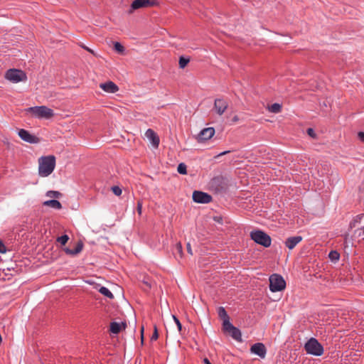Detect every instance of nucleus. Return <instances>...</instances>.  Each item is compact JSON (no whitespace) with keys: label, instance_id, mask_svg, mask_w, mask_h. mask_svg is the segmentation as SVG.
Here are the masks:
<instances>
[{"label":"nucleus","instance_id":"f03ea898","mask_svg":"<svg viewBox=\"0 0 364 364\" xmlns=\"http://www.w3.org/2000/svg\"><path fill=\"white\" fill-rule=\"evenodd\" d=\"M26 112L31 114L32 117L40 119H48L54 116L53 110L44 105L28 107Z\"/></svg>","mask_w":364,"mask_h":364},{"label":"nucleus","instance_id":"4c0bfd02","mask_svg":"<svg viewBox=\"0 0 364 364\" xmlns=\"http://www.w3.org/2000/svg\"><path fill=\"white\" fill-rule=\"evenodd\" d=\"M176 248V250L180 254H181V252H182V245H181V243L177 244Z\"/></svg>","mask_w":364,"mask_h":364},{"label":"nucleus","instance_id":"9d476101","mask_svg":"<svg viewBox=\"0 0 364 364\" xmlns=\"http://www.w3.org/2000/svg\"><path fill=\"white\" fill-rule=\"evenodd\" d=\"M250 353L264 358L267 354V348L262 343H256L250 348Z\"/></svg>","mask_w":364,"mask_h":364},{"label":"nucleus","instance_id":"e433bc0d","mask_svg":"<svg viewBox=\"0 0 364 364\" xmlns=\"http://www.w3.org/2000/svg\"><path fill=\"white\" fill-rule=\"evenodd\" d=\"M186 247H187V251L190 254V255H193V252H192V249H191V244L188 242L187 243L186 245Z\"/></svg>","mask_w":364,"mask_h":364},{"label":"nucleus","instance_id":"c756f323","mask_svg":"<svg viewBox=\"0 0 364 364\" xmlns=\"http://www.w3.org/2000/svg\"><path fill=\"white\" fill-rule=\"evenodd\" d=\"M173 318L174 320V322L176 323V326H177V328H178V330L179 331H181V328H182V326H181V323L180 322V321L178 319V318L176 316H175L174 315H173Z\"/></svg>","mask_w":364,"mask_h":364},{"label":"nucleus","instance_id":"7c9ffc66","mask_svg":"<svg viewBox=\"0 0 364 364\" xmlns=\"http://www.w3.org/2000/svg\"><path fill=\"white\" fill-rule=\"evenodd\" d=\"M363 218V215H358L353 220V222H352L350 223V227L351 228H353L355 226V223H360L361 218Z\"/></svg>","mask_w":364,"mask_h":364},{"label":"nucleus","instance_id":"a19ab883","mask_svg":"<svg viewBox=\"0 0 364 364\" xmlns=\"http://www.w3.org/2000/svg\"><path fill=\"white\" fill-rule=\"evenodd\" d=\"M203 362L205 364H211L208 358H204Z\"/></svg>","mask_w":364,"mask_h":364},{"label":"nucleus","instance_id":"1a4fd4ad","mask_svg":"<svg viewBox=\"0 0 364 364\" xmlns=\"http://www.w3.org/2000/svg\"><path fill=\"white\" fill-rule=\"evenodd\" d=\"M156 4L154 0H134L131 5L129 13L132 11L148 6H152Z\"/></svg>","mask_w":364,"mask_h":364},{"label":"nucleus","instance_id":"b1692460","mask_svg":"<svg viewBox=\"0 0 364 364\" xmlns=\"http://www.w3.org/2000/svg\"><path fill=\"white\" fill-rule=\"evenodd\" d=\"M46 196L53 198H58L61 196V193L56 191H48L46 193Z\"/></svg>","mask_w":364,"mask_h":364},{"label":"nucleus","instance_id":"0eeeda50","mask_svg":"<svg viewBox=\"0 0 364 364\" xmlns=\"http://www.w3.org/2000/svg\"><path fill=\"white\" fill-rule=\"evenodd\" d=\"M223 330L228 332L233 339L237 341H242V334L239 328L235 327L230 321L223 323Z\"/></svg>","mask_w":364,"mask_h":364},{"label":"nucleus","instance_id":"72a5a7b5","mask_svg":"<svg viewBox=\"0 0 364 364\" xmlns=\"http://www.w3.org/2000/svg\"><path fill=\"white\" fill-rule=\"evenodd\" d=\"M141 210H142V202L139 200L137 202V212L139 215L141 214Z\"/></svg>","mask_w":364,"mask_h":364},{"label":"nucleus","instance_id":"6ab92c4d","mask_svg":"<svg viewBox=\"0 0 364 364\" xmlns=\"http://www.w3.org/2000/svg\"><path fill=\"white\" fill-rule=\"evenodd\" d=\"M82 250V243H77V245L73 249H66L65 252L67 254L71 255H75L80 253Z\"/></svg>","mask_w":364,"mask_h":364},{"label":"nucleus","instance_id":"39448f33","mask_svg":"<svg viewBox=\"0 0 364 364\" xmlns=\"http://www.w3.org/2000/svg\"><path fill=\"white\" fill-rule=\"evenodd\" d=\"M286 287V282L283 277L277 274H274L269 277V289L272 292L283 290Z\"/></svg>","mask_w":364,"mask_h":364},{"label":"nucleus","instance_id":"aec40b11","mask_svg":"<svg viewBox=\"0 0 364 364\" xmlns=\"http://www.w3.org/2000/svg\"><path fill=\"white\" fill-rule=\"evenodd\" d=\"M218 313L219 317L223 320V323H225L226 321H230V318H229L225 309L223 307H222V306L219 307Z\"/></svg>","mask_w":364,"mask_h":364},{"label":"nucleus","instance_id":"c9c22d12","mask_svg":"<svg viewBox=\"0 0 364 364\" xmlns=\"http://www.w3.org/2000/svg\"><path fill=\"white\" fill-rule=\"evenodd\" d=\"M358 139L364 143V132H359L358 133Z\"/></svg>","mask_w":364,"mask_h":364},{"label":"nucleus","instance_id":"2eb2a0df","mask_svg":"<svg viewBox=\"0 0 364 364\" xmlns=\"http://www.w3.org/2000/svg\"><path fill=\"white\" fill-rule=\"evenodd\" d=\"M100 87L105 92L108 93H115L119 90L117 85L112 81L101 83Z\"/></svg>","mask_w":364,"mask_h":364},{"label":"nucleus","instance_id":"7ed1b4c3","mask_svg":"<svg viewBox=\"0 0 364 364\" xmlns=\"http://www.w3.org/2000/svg\"><path fill=\"white\" fill-rule=\"evenodd\" d=\"M304 349L308 354L320 356L323 353L322 345L315 338H311L304 345Z\"/></svg>","mask_w":364,"mask_h":364},{"label":"nucleus","instance_id":"4be33fe9","mask_svg":"<svg viewBox=\"0 0 364 364\" xmlns=\"http://www.w3.org/2000/svg\"><path fill=\"white\" fill-rule=\"evenodd\" d=\"M99 292L109 299H112L114 297L112 293L105 287H101L99 289Z\"/></svg>","mask_w":364,"mask_h":364},{"label":"nucleus","instance_id":"37998d69","mask_svg":"<svg viewBox=\"0 0 364 364\" xmlns=\"http://www.w3.org/2000/svg\"><path fill=\"white\" fill-rule=\"evenodd\" d=\"M228 152H229V151H224V152H222V153H220V154H219V156L224 155V154H227V153H228Z\"/></svg>","mask_w":364,"mask_h":364},{"label":"nucleus","instance_id":"423d86ee","mask_svg":"<svg viewBox=\"0 0 364 364\" xmlns=\"http://www.w3.org/2000/svg\"><path fill=\"white\" fill-rule=\"evenodd\" d=\"M5 77L14 83L26 81L27 79L26 73L23 71L17 69H10L7 70Z\"/></svg>","mask_w":364,"mask_h":364},{"label":"nucleus","instance_id":"20e7f679","mask_svg":"<svg viewBox=\"0 0 364 364\" xmlns=\"http://www.w3.org/2000/svg\"><path fill=\"white\" fill-rule=\"evenodd\" d=\"M250 237L256 243L264 247H268L271 245V237L262 230H257L252 231L250 232Z\"/></svg>","mask_w":364,"mask_h":364},{"label":"nucleus","instance_id":"c03bdc74","mask_svg":"<svg viewBox=\"0 0 364 364\" xmlns=\"http://www.w3.org/2000/svg\"><path fill=\"white\" fill-rule=\"evenodd\" d=\"M362 233H363V235H364V227H363V229H362Z\"/></svg>","mask_w":364,"mask_h":364},{"label":"nucleus","instance_id":"412c9836","mask_svg":"<svg viewBox=\"0 0 364 364\" xmlns=\"http://www.w3.org/2000/svg\"><path fill=\"white\" fill-rule=\"evenodd\" d=\"M268 110L272 113H279L282 110V105L279 103H274L268 107Z\"/></svg>","mask_w":364,"mask_h":364},{"label":"nucleus","instance_id":"6e6552de","mask_svg":"<svg viewBox=\"0 0 364 364\" xmlns=\"http://www.w3.org/2000/svg\"><path fill=\"white\" fill-rule=\"evenodd\" d=\"M193 200L194 202L198 203H208L211 201L212 196L208 193L195 191L193 193Z\"/></svg>","mask_w":364,"mask_h":364},{"label":"nucleus","instance_id":"79ce46f5","mask_svg":"<svg viewBox=\"0 0 364 364\" xmlns=\"http://www.w3.org/2000/svg\"><path fill=\"white\" fill-rule=\"evenodd\" d=\"M83 48H84L85 50H87V51L90 52L91 53H94L93 50H91L90 48H87V47H86V46H85V47H83Z\"/></svg>","mask_w":364,"mask_h":364},{"label":"nucleus","instance_id":"4468645a","mask_svg":"<svg viewBox=\"0 0 364 364\" xmlns=\"http://www.w3.org/2000/svg\"><path fill=\"white\" fill-rule=\"evenodd\" d=\"M215 134L213 127H208L202 129L198 135V141H203L210 139Z\"/></svg>","mask_w":364,"mask_h":364},{"label":"nucleus","instance_id":"bb28decb","mask_svg":"<svg viewBox=\"0 0 364 364\" xmlns=\"http://www.w3.org/2000/svg\"><path fill=\"white\" fill-rule=\"evenodd\" d=\"M114 50L118 53H123L124 50V46L119 42H115L114 44Z\"/></svg>","mask_w":364,"mask_h":364},{"label":"nucleus","instance_id":"5701e85b","mask_svg":"<svg viewBox=\"0 0 364 364\" xmlns=\"http://www.w3.org/2000/svg\"><path fill=\"white\" fill-rule=\"evenodd\" d=\"M328 257L332 262H337L339 259L340 255L337 251L332 250L328 254Z\"/></svg>","mask_w":364,"mask_h":364},{"label":"nucleus","instance_id":"a878e982","mask_svg":"<svg viewBox=\"0 0 364 364\" xmlns=\"http://www.w3.org/2000/svg\"><path fill=\"white\" fill-rule=\"evenodd\" d=\"M189 58H185L183 56L180 57L179 58V67L181 68H184L188 63H189Z\"/></svg>","mask_w":364,"mask_h":364},{"label":"nucleus","instance_id":"cd10ccee","mask_svg":"<svg viewBox=\"0 0 364 364\" xmlns=\"http://www.w3.org/2000/svg\"><path fill=\"white\" fill-rule=\"evenodd\" d=\"M69 240V237L67 235H63L60 237H58L57 239V241L60 242L62 245H65L68 240Z\"/></svg>","mask_w":364,"mask_h":364},{"label":"nucleus","instance_id":"a211bd4d","mask_svg":"<svg viewBox=\"0 0 364 364\" xmlns=\"http://www.w3.org/2000/svg\"><path fill=\"white\" fill-rule=\"evenodd\" d=\"M43 205L44 206L50 207L56 210H60L62 208L61 203L58 200L55 199L46 200L43 203Z\"/></svg>","mask_w":364,"mask_h":364},{"label":"nucleus","instance_id":"f704fd0d","mask_svg":"<svg viewBox=\"0 0 364 364\" xmlns=\"http://www.w3.org/2000/svg\"><path fill=\"white\" fill-rule=\"evenodd\" d=\"M6 251V248L2 241L0 240V253H4Z\"/></svg>","mask_w":364,"mask_h":364},{"label":"nucleus","instance_id":"f3484780","mask_svg":"<svg viewBox=\"0 0 364 364\" xmlns=\"http://www.w3.org/2000/svg\"><path fill=\"white\" fill-rule=\"evenodd\" d=\"M126 323H118V322H112L110 323V331L112 333L117 334L119 333L122 329L126 328Z\"/></svg>","mask_w":364,"mask_h":364},{"label":"nucleus","instance_id":"ddd939ff","mask_svg":"<svg viewBox=\"0 0 364 364\" xmlns=\"http://www.w3.org/2000/svg\"><path fill=\"white\" fill-rule=\"evenodd\" d=\"M145 136L147 138V139L150 141V143L154 148L159 147L160 139L158 135L153 129H148L145 132Z\"/></svg>","mask_w":364,"mask_h":364},{"label":"nucleus","instance_id":"2f4dec72","mask_svg":"<svg viewBox=\"0 0 364 364\" xmlns=\"http://www.w3.org/2000/svg\"><path fill=\"white\" fill-rule=\"evenodd\" d=\"M158 338H159V334H158L157 328L156 326H154V331L153 335L151 337V341H156V340H157Z\"/></svg>","mask_w":364,"mask_h":364},{"label":"nucleus","instance_id":"c85d7f7f","mask_svg":"<svg viewBox=\"0 0 364 364\" xmlns=\"http://www.w3.org/2000/svg\"><path fill=\"white\" fill-rule=\"evenodd\" d=\"M112 191L114 195L119 196L122 194V189L119 186H113L112 187Z\"/></svg>","mask_w":364,"mask_h":364},{"label":"nucleus","instance_id":"f8f14e48","mask_svg":"<svg viewBox=\"0 0 364 364\" xmlns=\"http://www.w3.org/2000/svg\"><path fill=\"white\" fill-rule=\"evenodd\" d=\"M18 134L22 140H23L28 143L36 144L38 142V138L36 136L31 134L26 129H21L18 131Z\"/></svg>","mask_w":364,"mask_h":364},{"label":"nucleus","instance_id":"393cba45","mask_svg":"<svg viewBox=\"0 0 364 364\" xmlns=\"http://www.w3.org/2000/svg\"><path fill=\"white\" fill-rule=\"evenodd\" d=\"M177 171L180 174H186L187 173V166L184 163H181L178 164Z\"/></svg>","mask_w":364,"mask_h":364},{"label":"nucleus","instance_id":"ea45409f","mask_svg":"<svg viewBox=\"0 0 364 364\" xmlns=\"http://www.w3.org/2000/svg\"><path fill=\"white\" fill-rule=\"evenodd\" d=\"M141 343H143V342H144V336H143L144 327L143 326L141 328Z\"/></svg>","mask_w":364,"mask_h":364},{"label":"nucleus","instance_id":"9b49d317","mask_svg":"<svg viewBox=\"0 0 364 364\" xmlns=\"http://www.w3.org/2000/svg\"><path fill=\"white\" fill-rule=\"evenodd\" d=\"M228 107V103L223 98L215 99L214 102V109L218 115L221 116L223 114Z\"/></svg>","mask_w":364,"mask_h":364},{"label":"nucleus","instance_id":"473e14b6","mask_svg":"<svg viewBox=\"0 0 364 364\" xmlns=\"http://www.w3.org/2000/svg\"><path fill=\"white\" fill-rule=\"evenodd\" d=\"M307 134L312 138H316V134L312 128H309L307 129Z\"/></svg>","mask_w":364,"mask_h":364},{"label":"nucleus","instance_id":"f257e3e1","mask_svg":"<svg viewBox=\"0 0 364 364\" xmlns=\"http://www.w3.org/2000/svg\"><path fill=\"white\" fill-rule=\"evenodd\" d=\"M38 174L42 177H47L53 171L55 166V158L50 155L41 156L38 159Z\"/></svg>","mask_w":364,"mask_h":364},{"label":"nucleus","instance_id":"dca6fc26","mask_svg":"<svg viewBox=\"0 0 364 364\" xmlns=\"http://www.w3.org/2000/svg\"><path fill=\"white\" fill-rule=\"evenodd\" d=\"M302 240L301 236H294L288 237L285 241V245L289 249H294L297 244H299Z\"/></svg>","mask_w":364,"mask_h":364},{"label":"nucleus","instance_id":"58836bf2","mask_svg":"<svg viewBox=\"0 0 364 364\" xmlns=\"http://www.w3.org/2000/svg\"><path fill=\"white\" fill-rule=\"evenodd\" d=\"M238 120H239V117H238L237 115H235V117H233V118H232V121L233 122H237Z\"/></svg>","mask_w":364,"mask_h":364}]
</instances>
